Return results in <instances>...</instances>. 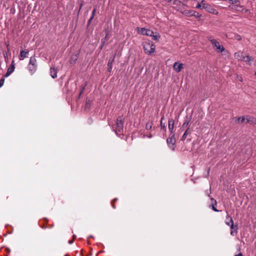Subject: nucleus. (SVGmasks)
<instances>
[{
	"mask_svg": "<svg viewBox=\"0 0 256 256\" xmlns=\"http://www.w3.org/2000/svg\"><path fill=\"white\" fill-rule=\"evenodd\" d=\"M143 48L146 54L150 55L155 50V46L152 42L145 41L142 44Z\"/></svg>",
	"mask_w": 256,
	"mask_h": 256,
	"instance_id": "1",
	"label": "nucleus"
},
{
	"mask_svg": "<svg viewBox=\"0 0 256 256\" xmlns=\"http://www.w3.org/2000/svg\"><path fill=\"white\" fill-rule=\"evenodd\" d=\"M124 118L122 116H118L117 118L116 126V133L117 135L120 134L123 132Z\"/></svg>",
	"mask_w": 256,
	"mask_h": 256,
	"instance_id": "2",
	"label": "nucleus"
},
{
	"mask_svg": "<svg viewBox=\"0 0 256 256\" xmlns=\"http://www.w3.org/2000/svg\"><path fill=\"white\" fill-rule=\"evenodd\" d=\"M208 40L212 44L213 46L216 48V50L218 52H222L224 51L225 48H224L222 46L220 45L219 42L214 38L212 36H209L208 37Z\"/></svg>",
	"mask_w": 256,
	"mask_h": 256,
	"instance_id": "3",
	"label": "nucleus"
},
{
	"mask_svg": "<svg viewBox=\"0 0 256 256\" xmlns=\"http://www.w3.org/2000/svg\"><path fill=\"white\" fill-rule=\"evenodd\" d=\"M28 68L32 74H33L36 70L37 62L35 56H32L30 58Z\"/></svg>",
	"mask_w": 256,
	"mask_h": 256,
	"instance_id": "4",
	"label": "nucleus"
},
{
	"mask_svg": "<svg viewBox=\"0 0 256 256\" xmlns=\"http://www.w3.org/2000/svg\"><path fill=\"white\" fill-rule=\"evenodd\" d=\"M172 134V135L171 137L168 138L167 139L166 142H167V143H168V145L169 146L170 148H172V150H174V144L176 142V140L174 137V134Z\"/></svg>",
	"mask_w": 256,
	"mask_h": 256,
	"instance_id": "5",
	"label": "nucleus"
},
{
	"mask_svg": "<svg viewBox=\"0 0 256 256\" xmlns=\"http://www.w3.org/2000/svg\"><path fill=\"white\" fill-rule=\"evenodd\" d=\"M246 122L250 124H252V125H256V118L252 116H246Z\"/></svg>",
	"mask_w": 256,
	"mask_h": 256,
	"instance_id": "6",
	"label": "nucleus"
},
{
	"mask_svg": "<svg viewBox=\"0 0 256 256\" xmlns=\"http://www.w3.org/2000/svg\"><path fill=\"white\" fill-rule=\"evenodd\" d=\"M15 68V64L13 60L10 66L8 68L7 72L5 75L6 77H8L10 75V74L14 70Z\"/></svg>",
	"mask_w": 256,
	"mask_h": 256,
	"instance_id": "7",
	"label": "nucleus"
},
{
	"mask_svg": "<svg viewBox=\"0 0 256 256\" xmlns=\"http://www.w3.org/2000/svg\"><path fill=\"white\" fill-rule=\"evenodd\" d=\"M234 56L235 58L237 59L238 60H244L245 58V56L243 54V52H238L234 54Z\"/></svg>",
	"mask_w": 256,
	"mask_h": 256,
	"instance_id": "8",
	"label": "nucleus"
},
{
	"mask_svg": "<svg viewBox=\"0 0 256 256\" xmlns=\"http://www.w3.org/2000/svg\"><path fill=\"white\" fill-rule=\"evenodd\" d=\"M174 69L177 72H179L181 71L182 68H183V64H178V62H175L174 64Z\"/></svg>",
	"mask_w": 256,
	"mask_h": 256,
	"instance_id": "9",
	"label": "nucleus"
},
{
	"mask_svg": "<svg viewBox=\"0 0 256 256\" xmlns=\"http://www.w3.org/2000/svg\"><path fill=\"white\" fill-rule=\"evenodd\" d=\"M227 219H230V226L232 230H235V231L237 230L238 228V225H234L232 218L230 217L228 214H227Z\"/></svg>",
	"mask_w": 256,
	"mask_h": 256,
	"instance_id": "10",
	"label": "nucleus"
},
{
	"mask_svg": "<svg viewBox=\"0 0 256 256\" xmlns=\"http://www.w3.org/2000/svg\"><path fill=\"white\" fill-rule=\"evenodd\" d=\"M179 12H180L182 14H184L187 16H192L194 13V11L192 10H182L179 9Z\"/></svg>",
	"mask_w": 256,
	"mask_h": 256,
	"instance_id": "11",
	"label": "nucleus"
},
{
	"mask_svg": "<svg viewBox=\"0 0 256 256\" xmlns=\"http://www.w3.org/2000/svg\"><path fill=\"white\" fill-rule=\"evenodd\" d=\"M174 121L172 118H170L168 120V129L169 130L171 134H172V131L174 128Z\"/></svg>",
	"mask_w": 256,
	"mask_h": 256,
	"instance_id": "12",
	"label": "nucleus"
},
{
	"mask_svg": "<svg viewBox=\"0 0 256 256\" xmlns=\"http://www.w3.org/2000/svg\"><path fill=\"white\" fill-rule=\"evenodd\" d=\"M28 51L22 50L19 56V59L20 60H23L25 58L28 57Z\"/></svg>",
	"mask_w": 256,
	"mask_h": 256,
	"instance_id": "13",
	"label": "nucleus"
},
{
	"mask_svg": "<svg viewBox=\"0 0 256 256\" xmlns=\"http://www.w3.org/2000/svg\"><path fill=\"white\" fill-rule=\"evenodd\" d=\"M50 70L51 76L53 78H56L57 77L58 69L54 68H51Z\"/></svg>",
	"mask_w": 256,
	"mask_h": 256,
	"instance_id": "14",
	"label": "nucleus"
},
{
	"mask_svg": "<svg viewBox=\"0 0 256 256\" xmlns=\"http://www.w3.org/2000/svg\"><path fill=\"white\" fill-rule=\"evenodd\" d=\"M200 2V3L202 4V8L205 9L206 10H210L211 6L206 3L204 1V0H199Z\"/></svg>",
	"mask_w": 256,
	"mask_h": 256,
	"instance_id": "15",
	"label": "nucleus"
},
{
	"mask_svg": "<svg viewBox=\"0 0 256 256\" xmlns=\"http://www.w3.org/2000/svg\"><path fill=\"white\" fill-rule=\"evenodd\" d=\"M114 56H113L112 58H110L108 60V72H110L112 70V66L113 62L114 60Z\"/></svg>",
	"mask_w": 256,
	"mask_h": 256,
	"instance_id": "16",
	"label": "nucleus"
},
{
	"mask_svg": "<svg viewBox=\"0 0 256 256\" xmlns=\"http://www.w3.org/2000/svg\"><path fill=\"white\" fill-rule=\"evenodd\" d=\"M244 57L245 58L244 60V61L246 62L249 66H251L252 62L254 60V58L250 56H246Z\"/></svg>",
	"mask_w": 256,
	"mask_h": 256,
	"instance_id": "17",
	"label": "nucleus"
},
{
	"mask_svg": "<svg viewBox=\"0 0 256 256\" xmlns=\"http://www.w3.org/2000/svg\"><path fill=\"white\" fill-rule=\"evenodd\" d=\"M173 4L178 6H182V7H187V5L183 4L179 0H174Z\"/></svg>",
	"mask_w": 256,
	"mask_h": 256,
	"instance_id": "18",
	"label": "nucleus"
},
{
	"mask_svg": "<svg viewBox=\"0 0 256 256\" xmlns=\"http://www.w3.org/2000/svg\"><path fill=\"white\" fill-rule=\"evenodd\" d=\"M246 120V116L236 118V122L237 123H242Z\"/></svg>",
	"mask_w": 256,
	"mask_h": 256,
	"instance_id": "19",
	"label": "nucleus"
},
{
	"mask_svg": "<svg viewBox=\"0 0 256 256\" xmlns=\"http://www.w3.org/2000/svg\"><path fill=\"white\" fill-rule=\"evenodd\" d=\"M212 201V209L215 212H218V210L215 208L214 206L216 204V201L213 198H211Z\"/></svg>",
	"mask_w": 256,
	"mask_h": 256,
	"instance_id": "20",
	"label": "nucleus"
},
{
	"mask_svg": "<svg viewBox=\"0 0 256 256\" xmlns=\"http://www.w3.org/2000/svg\"><path fill=\"white\" fill-rule=\"evenodd\" d=\"M152 34H154V32L150 30V29H146V30L145 31V33H144V35H146V36H152Z\"/></svg>",
	"mask_w": 256,
	"mask_h": 256,
	"instance_id": "21",
	"label": "nucleus"
},
{
	"mask_svg": "<svg viewBox=\"0 0 256 256\" xmlns=\"http://www.w3.org/2000/svg\"><path fill=\"white\" fill-rule=\"evenodd\" d=\"M152 36H150L152 38V40H158L160 38V36L158 34H152Z\"/></svg>",
	"mask_w": 256,
	"mask_h": 256,
	"instance_id": "22",
	"label": "nucleus"
},
{
	"mask_svg": "<svg viewBox=\"0 0 256 256\" xmlns=\"http://www.w3.org/2000/svg\"><path fill=\"white\" fill-rule=\"evenodd\" d=\"M146 30V28H138V32L141 34L144 35L145 33V31Z\"/></svg>",
	"mask_w": 256,
	"mask_h": 256,
	"instance_id": "23",
	"label": "nucleus"
},
{
	"mask_svg": "<svg viewBox=\"0 0 256 256\" xmlns=\"http://www.w3.org/2000/svg\"><path fill=\"white\" fill-rule=\"evenodd\" d=\"M153 125L152 122H148L146 124V129L148 130H150L152 128V126Z\"/></svg>",
	"mask_w": 256,
	"mask_h": 256,
	"instance_id": "24",
	"label": "nucleus"
},
{
	"mask_svg": "<svg viewBox=\"0 0 256 256\" xmlns=\"http://www.w3.org/2000/svg\"><path fill=\"white\" fill-rule=\"evenodd\" d=\"M164 119V118L163 116V117L160 120V125L161 128L162 129H164V131H166V128L165 124H163V123H162V120H163Z\"/></svg>",
	"mask_w": 256,
	"mask_h": 256,
	"instance_id": "25",
	"label": "nucleus"
},
{
	"mask_svg": "<svg viewBox=\"0 0 256 256\" xmlns=\"http://www.w3.org/2000/svg\"><path fill=\"white\" fill-rule=\"evenodd\" d=\"M188 128L186 130V131L184 132V133L182 135V136L181 138L182 140L184 141L186 138V136H188Z\"/></svg>",
	"mask_w": 256,
	"mask_h": 256,
	"instance_id": "26",
	"label": "nucleus"
},
{
	"mask_svg": "<svg viewBox=\"0 0 256 256\" xmlns=\"http://www.w3.org/2000/svg\"><path fill=\"white\" fill-rule=\"evenodd\" d=\"M207 11H208V12H210V13H212L213 14H218V12H216V10L213 8L212 6L210 8V10H208Z\"/></svg>",
	"mask_w": 256,
	"mask_h": 256,
	"instance_id": "27",
	"label": "nucleus"
},
{
	"mask_svg": "<svg viewBox=\"0 0 256 256\" xmlns=\"http://www.w3.org/2000/svg\"><path fill=\"white\" fill-rule=\"evenodd\" d=\"M198 4H197L196 6V8H202V4L200 3V2L199 1V0H198Z\"/></svg>",
	"mask_w": 256,
	"mask_h": 256,
	"instance_id": "28",
	"label": "nucleus"
},
{
	"mask_svg": "<svg viewBox=\"0 0 256 256\" xmlns=\"http://www.w3.org/2000/svg\"><path fill=\"white\" fill-rule=\"evenodd\" d=\"M194 14H193L192 16H194L196 18H200L201 16V14H200L199 13H198L194 11Z\"/></svg>",
	"mask_w": 256,
	"mask_h": 256,
	"instance_id": "29",
	"label": "nucleus"
},
{
	"mask_svg": "<svg viewBox=\"0 0 256 256\" xmlns=\"http://www.w3.org/2000/svg\"><path fill=\"white\" fill-rule=\"evenodd\" d=\"M234 38L235 39H236V40H242V37L239 34H236L234 36Z\"/></svg>",
	"mask_w": 256,
	"mask_h": 256,
	"instance_id": "30",
	"label": "nucleus"
},
{
	"mask_svg": "<svg viewBox=\"0 0 256 256\" xmlns=\"http://www.w3.org/2000/svg\"><path fill=\"white\" fill-rule=\"evenodd\" d=\"M190 120H186L185 122H184L182 126L183 127H186L188 124H189Z\"/></svg>",
	"mask_w": 256,
	"mask_h": 256,
	"instance_id": "31",
	"label": "nucleus"
},
{
	"mask_svg": "<svg viewBox=\"0 0 256 256\" xmlns=\"http://www.w3.org/2000/svg\"><path fill=\"white\" fill-rule=\"evenodd\" d=\"M4 78H2V79L0 80V88H1L4 85Z\"/></svg>",
	"mask_w": 256,
	"mask_h": 256,
	"instance_id": "32",
	"label": "nucleus"
},
{
	"mask_svg": "<svg viewBox=\"0 0 256 256\" xmlns=\"http://www.w3.org/2000/svg\"><path fill=\"white\" fill-rule=\"evenodd\" d=\"M237 233V230L235 231V230H232L230 232V234L232 236L236 235Z\"/></svg>",
	"mask_w": 256,
	"mask_h": 256,
	"instance_id": "33",
	"label": "nucleus"
},
{
	"mask_svg": "<svg viewBox=\"0 0 256 256\" xmlns=\"http://www.w3.org/2000/svg\"><path fill=\"white\" fill-rule=\"evenodd\" d=\"M226 225L230 226V219H227V216H226Z\"/></svg>",
	"mask_w": 256,
	"mask_h": 256,
	"instance_id": "34",
	"label": "nucleus"
},
{
	"mask_svg": "<svg viewBox=\"0 0 256 256\" xmlns=\"http://www.w3.org/2000/svg\"><path fill=\"white\" fill-rule=\"evenodd\" d=\"M242 12L244 13H248L249 12V10L248 9L242 8Z\"/></svg>",
	"mask_w": 256,
	"mask_h": 256,
	"instance_id": "35",
	"label": "nucleus"
},
{
	"mask_svg": "<svg viewBox=\"0 0 256 256\" xmlns=\"http://www.w3.org/2000/svg\"><path fill=\"white\" fill-rule=\"evenodd\" d=\"M186 8V7H182V6H178V7L177 8V10L178 11H179V9H180V10H185L184 9Z\"/></svg>",
	"mask_w": 256,
	"mask_h": 256,
	"instance_id": "36",
	"label": "nucleus"
},
{
	"mask_svg": "<svg viewBox=\"0 0 256 256\" xmlns=\"http://www.w3.org/2000/svg\"><path fill=\"white\" fill-rule=\"evenodd\" d=\"M96 12V9L94 8V10H92V15L91 16H93V18H94V14H95V13Z\"/></svg>",
	"mask_w": 256,
	"mask_h": 256,
	"instance_id": "37",
	"label": "nucleus"
},
{
	"mask_svg": "<svg viewBox=\"0 0 256 256\" xmlns=\"http://www.w3.org/2000/svg\"><path fill=\"white\" fill-rule=\"evenodd\" d=\"M94 18L93 16H91L90 18L88 20V24H90L91 22V21Z\"/></svg>",
	"mask_w": 256,
	"mask_h": 256,
	"instance_id": "38",
	"label": "nucleus"
},
{
	"mask_svg": "<svg viewBox=\"0 0 256 256\" xmlns=\"http://www.w3.org/2000/svg\"><path fill=\"white\" fill-rule=\"evenodd\" d=\"M237 6L236 10H238V11H241V12H242V6Z\"/></svg>",
	"mask_w": 256,
	"mask_h": 256,
	"instance_id": "39",
	"label": "nucleus"
},
{
	"mask_svg": "<svg viewBox=\"0 0 256 256\" xmlns=\"http://www.w3.org/2000/svg\"><path fill=\"white\" fill-rule=\"evenodd\" d=\"M75 57H76V58H74V60H73V61H72V60H70V63H71V64H73V63H74V62H75V60H76V58H77V56H76H76H75Z\"/></svg>",
	"mask_w": 256,
	"mask_h": 256,
	"instance_id": "40",
	"label": "nucleus"
},
{
	"mask_svg": "<svg viewBox=\"0 0 256 256\" xmlns=\"http://www.w3.org/2000/svg\"><path fill=\"white\" fill-rule=\"evenodd\" d=\"M76 238V236H74V238H73V239H74V238ZM73 242H74V240H70V241H68V244H72V243H73Z\"/></svg>",
	"mask_w": 256,
	"mask_h": 256,
	"instance_id": "41",
	"label": "nucleus"
},
{
	"mask_svg": "<svg viewBox=\"0 0 256 256\" xmlns=\"http://www.w3.org/2000/svg\"><path fill=\"white\" fill-rule=\"evenodd\" d=\"M84 90V88H82V90L80 91V94H79V96H80V95L82 94V92H83V90Z\"/></svg>",
	"mask_w": 256,
	"mask_h": 256,
	"instance_id": "42",
	"label": "nucleus"
},
{
	"mask_svg": "<svg viewBox=\"0 0 256 256\" xmlns=\"http://www.w3.org/2000/svg\"><path fill=\"white\" fill-rule=\"evenodd\" d=\"M235 256H242V253H239L238 254H236Z\"/></svg>",
	"mask_w": 256,
	"mask_h": 256,
	"instance_id": "43",
	"label": "nucleus"
},
{
	"mask_svg": "<svg viewBox=\"0 0 256 256\" xmlns=\"http://www.w3.org/2000/svg\"><path fill=\"white\" fill-rule=\"evenodd\" d=\"M75 56H72L71 58V60H72V61L74 60V58H75Z\"/></svg>",
	"mask_w": 256,
	"mask_h": 256,
	"instance_id": "44",
	"label": "nucleus"
},
{
	"mask_svg": "<svg viewBox=\"0 0 256 256\" xmlns=\"http://www.w3.org/2000/svg\"><path fill=\"white\" fill-rule=\"evenodd\" d=\"M230 1H231L232 3H234L236 2V0H229Z\"/></svg>",
	"mask_w": 256,
	"mask_h": 256,
	"instance_id": "45",
	"label": "nucleus"
},
{
	"mask_svg": "<svg viewBox=\"0 0 256 256\" xmlns=\"http://www.w3.org/2000/svg\"><path fill=\"white\" fill-rule=\"evenodd\" d=\"M152 136L151 134H149V135L148 136V137L149 138H152Z\"/></svg>",
	"mask_w": 256,
	"mask_h": 256,
	"instance_id": "46",
	"label": "nucleus"
},
{
	"mask_svg": "<svg viewBox=\"0 0 256 256\" xmlns=\"http://www.w3.org/2000/svg\"><path fill=\"white\" fill-rule=\"evenodd\" d=\"M112 207H113V208H116V206H115L114 205V204H112Z\"/></svg>",
	"mask_w": 256,
	"mask_h": 256,
	"instance_id": "47",
	"label": "nucleus"
},
{
	"mask_svg": "<svg viewBox=\"0 0 256 256\" xmlns=\"http://www.w3.org/2000/svg\"><path fill=\"white\" fill-rule=\"evenodd\" d=\"M82 4H80V9L82 8Z\"/></svg>",
	"mask_w": 256,
	"mask_h": 256,
	"instance_id": "48",
	"label": "nucleus"
},
{
	"mask_svg": "<svg viewBox=\"0 0 256 256\" xmlns=\"http://www.w3.org/2000/svg\"><path fill=\"white\" fill-rule=\"evenodd\" d=\"M116 200H117V199H116H116H114V201H116Z\"/></svg>",
	"mask_w": 256,
	"mask_h": 256,
	"instance_id": "49",
	"label": "nucleus"
},
{
	"mask_svg": "<svg viewBox=\"0 0 256 256\" xmlns=\"http://www.w3.org/2000/svg\"><path fill=\"white\" fill-rule=\"evenodd\" d=\"M254 74H255V76H256V72H255Z\"/></svg>",
	"mask_w": 256,
	"mask_h": 256,
	"instance_id": "50",
	"label": "nucleus"
}]
</instances>
